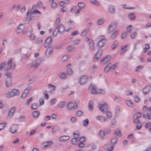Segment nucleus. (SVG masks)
Instances as JSON below:
<instances>
[{
  "instance_id": "obj_36",
  "label": "nucleus",
  "mask_w": 151,
  "mask_h": 151,
  "mask_svg": "<svg viewBox=\"0 0 151 151\" xmlns=\"http://www.w3.org/2000/svg\"><path fill=\"white\" fill-rule=\"evenodd\" d=\"M28 89L27 88L26 89L24 90V92L23 93L21 97L23 99L24 98L27 96V94H28Z\"/></svg>"
},
{
  "instance_id": "obj_30",
  "label": "nucleus",
  "mask_w": 151,
  "mask_h": 151,
  "mask_svg": "<svg viewBox=\"0 0 151 151\" xmlns=\"http://www.w3.org/2000/svg\"><path fill=\"white\" fill-rule=\"evenodd\" d=\"M5 83L6 87H9L11 83V80L10 78H7L5 81Z\"/></svg>"
},
{
  "instance_id": "obj_44",
  "label": "nucleus",
  "mask_w": 151,
  "mask_h": 151,
  "mask_svg": "<svg viewBox=\"0 0 151 151\" xmlns=\"http://www.w3.org/2000/svg\"><path fill=\"white\" fill-rule=\"evenodd\" d=\"M89 124V121L88 119H86L85 120H83V125L85 127L88 126Z\"/></svg>"
},
{
  "instance_id": "obj_56",
  "label": "nucleus",
  "mask_w": 151,
  "mask_h": 151,
  "mask_svg": "<svg viewBox=\"0 0 151 151\" xmlns=\"http://www.w3.org/2000/svg\"><path fill=\"white\" fill-rule=\"evenodd\" d=\"M128 33L126 32H123L121 35V38L122 39H123L125 38L126 36L128 34Z\"/></svg>"
},
{
  "instance_id": "obj_29",
  "label": "nucleus",
  "mask_w": 151,
  "mask_h": 151,
  "mask_svg": "<svg viewBox=\"0 0 151 151\" xmlns=\"http://www.w3.org/2000/svg\"><path fill=\"white\" fill-rule=\"evenodd\" d=\"M125 103L129 106L132 107L134 106V104L129 99H127L126 100Z\"/></svg>"
},
{
  "instance_id": "obj_42",
  "label": "nucleus",
  "mask_w": 151,
  "mask_h": 151,
  "mask_svg": "<svg viewBox=\"0 0 151 151\" xmlns=\"http://www.w3.org/2000/svg\"><path fill=\"white\" fill-rule=\"evenodd\" d=\"M38 107V104L37 103L32 104L31 105V109L33 110L37 109Z\"/></svg>"
},
{
  "instance_id": "obj_38",
  "label": "nucleus",
  "mask_w": 151,
  "mask_h": 151,
  "mask_svg": "<svg viewBox=\"0 0 151 151\" xmlns=\"http://www.w3.org/2000/svg\"><path fill=\"white\" fill-rule=\"evenodd\" d=\"M65 104V102L64 101L60 102L58 104L57 106L60 108H63Z\"/></svg>"
},
{
  "instance_id": "obj_31",
  "label": "nucleus",
  "mask_w": 151,
  "mask_h": 151,
  "mask_svg": "<svg viewBox=\"0 0 151 151\" xmlns=\"http://www.w3.org/2000/svg\"><path fill=\"white\" fill-rule=\"evenodd\" d=\"M143 117L145 119H151V113L148 114L147 113H144Z\"/></svg>"
},
{
  "instance_id": "obj_64",
  "label": "nucleus",
  "mask_w": 151,
  "mask_h": 151,
  "mask_svg": "<svg viewBox=\"0 0 151 151\" xmlns=\"http://www.w3.org/2000/svg\"><path fill=\"white\" fill-rule=\"evenodd\" d=\"M56 102V100L55 99H52L50 102V104L51 105H53L55 104V102Z\"/></svg>"
},
{
  "instance_id": "obj_13",
  "label": "nucleus",
  "mask_w": 151,
  "mask_h": 151,
  "mask_svg": "<svg viewBox=\"0 0 151 151\" xmlns=\"http://www.w3.org/2000/svg\"><path fill=\"white\" fill-rule=\"evenodd\" d=\"M52 42V39L51 37H47L45 40V43L44 44V47L45 48L47 47L50 45Z\"/></svg>"
},
{
  "instance_id": "obj_50",
  "label": "nucleus",
  "mask_w": 151,
  "mask_h": 151,
  "mask_svg": "<svg viewBox=\"0 0 151 151\" xmlns=\"http://www.w3.org/2000/svg\"><path fill=\"white\" fill-rule=\"evenodd\" d=\"M91 3L93 5L98 6L99 4V2L96 0H91Z\"/></svg>"
},
{
  "instance_id": "obj_21",
  "label": "nucleus",
  "mask_w": 151,
  "mask_h": 151,
  "mask_svg": "<svg viewBox=\"0 0 151 151\" xmlns=\"http://www.w3.org/2000/svg\"><path fill=\"white\" fill-rule=\"evenodd\" d=\"M97 120L102 122H104L106 121V118L104 116H98L96 117Z\"/></svg>"
},
{
  "instance_id": "obj_51",
  "label": "nucleus",
  "mask_w": 151,
  "mask_h": 151,
  "mask_svg": "<svg viewBox=\"0 0 151 151\" xmlns=\"http://www.w3.org/2000/svg\"><path fill=\"white\" fill-rule=\"evenodd\" d=\"M69 58V55H68L64 56L61 59V61L62 62L65 61Z\"/></svg>"
},
{
  "instance_id": "obj_45",
  "label": "nucleus",
  "mask_w": 151,
  "mask_h": 151,
  "mask_svg": "<svg viewBox=\"0 0 151 151\" xmlns=\"http://www.w3.org/2000/svg\"><path fill=\"white\" fill-rule=\"evenodd\" d=\"M78 5L79 8L81 9L84 7L85 4L83 3L80 2L78 3Z\"/></svg>"
},
{
  "instance_id": "obj_3",
  "label": "nucleus",
  "mask_w": 151,
  "mask_h": 151,
  "mask_svg": "<svg viewBox=\"0 0 151 151\" xmlns=\"http://www.w3.org/2000/svg\"><path fill=\"white\" fill-rule=\"evenodd\" d=\"M19 91L18 90L13 89L6 95V98H9L18 95L19 94Z\"/></svg>"
},
{
  "instance_id": "obj_47",
  "label": "nucleus",
  "mask_w": 151,
  "mask_h": 151,
  "mask_svg": "<svg viewBox=\"0 0 151 151\" xmlns=\"http://www.w3.org/2000/svg\"><path fill=\"white\" fill-rule=\"evenodd\" d=\"M142 127V125L140 122L136 124V128L137 129H140Z\"/></svg>"
},
{
  "instance_id": "obj_41",
  "label": "nucleus",
  "mask_w": 151,
  "mask_h": 151,
  "mask_svg": "<svg viewBox=\"0 0 151 151\" xmlns=\"http://www.w3.org/2000/svg\"><path fill=\"white\" fill-rule=\"evenodd\" d=\"M26 21L28 23L29 22L31 19H32V17L31 14H27V16L26 17Z\"/></svg>"
},
{
  "instance_id": "obj_20",
  "label": "nucleus",
  "mask_w": 151,
  "mask_h": 151,
  "mask_svg": "<svg viewBox=\"0 0 151 151\" xmlns=\"http://www.w3.org/2000/svg\"><path fill=\"white\" fill-rule=\"evenodd\" d=\"M115 113L114 114V116L115 117H118L119 115L120 112V107L118 106H116L115 109Z\"/></svg>"
},
{
  "instance_id": "obj_34",
  "label": "nucleus",
  "mask_w": 151,
  "mask_h": 151,
  "mask_svg": "<svg viewBox=\"0 0 151 151\" xmlns=\"http://www.w3.org/2000/svg\"><path fill=\"white\" fill-rule=\"evenodd\" d=\"M142 110L144 113H148L147 111H149L150 112H151V106L149 109H147V106H145L142 108Z\"/></svg>"
},
{
  "instance_id": "obj_5",
  "label": "nucleus",
  "mask_w": 151,
  "mask_h": 151,
  "mask_svg": "<svg viewBox=\"0 0 151 151\" xmlns=\"http://www.w3.org/2000/svg\"><path fill=\"white\" fill-rule=\"evenodd\" d=\"M41 63V59H37L33 61L30 64V67L34 69L37 68Z\"/></svg>"
},
{
  "instance_id": "obj_32",
  "label": "nucleus",
  "mask_w": 151,
  "mask_h": 151,
  "mask_svg": "<svg viewBox=\"0 0 151 151\" xmlns=\"http://www.w3.org/2000/svg\"><path fill=\"white\" fill-rule=\"evenodd\" d=\"M53 142L51 141H49L43 143L44 147H48L50 145L53 144Z\"/></svg>"
},
{
  "instance_id": "obj_53",
  "label": "nucleus",
  "mask_w": 151,
  "mask_h": 151,
  "mask_svg": "<svg viewBox=\"0 0 151 151\" xmlns=\"http://www.w3.org/2000/svg\"><path fill=\"white\" fill-rule=\"evenodd\" d=\"M33 98V97H31L29 99H27V102L26 103V104L27 105H28L29 104L30 102L32 100Z\"/></svg>"
},
{
  "instance_id": "obj_28",
  "label": "nucleus",
  "mask_w": 151,
  "mask_h": 151,
  "mask_svg": "<svg viewBox=\"0 0 151 151\" xmlns=\"http://www.w3.org/2000/svg\"><path fill=\"white\" fill-rule=\"evenodd\" d=\"M71 65V64H68L67 65V73L68 75H71L73 73V71L72 69L69 68V67H70Z\"/></svg>"
},
{
  "instance_id": "obj_11",
  "label": "nucleus",
  "mask_w": 151,
  "mask_h": 151,
  "mask_svg": "<svg viewBox=\"0 0 151 151\" xmlns=\"http://www.w3.org/2000/svg\"><path fill=\"white\" fill-rule=\"evenodd\" d=\"M111 58V56L110 55H108L103 59L101 60V63L104 65L109 61Z\"/></svg>"
},
{
  "instance_id": "obj_48",
  "label": "nucleus",
  "mask_w": 151,
  "mask_h": 151,
  "mask_svg": "<svg viewBox=\"0 0 151 151\" xmlns=\"http://www.w3.org/2000/svg\"><path fill=\"white\" fill-rule=\"evenodd\" d=\"M108 11L111 13H113V6L112 5L109 6V7Z\"/></svg>"
},
{
  "instance_id": "obj_12",
  "label": "nucleus",
  "mask_w": 151,
  "mask_h": 151,
  "mask_svg": "<svg viewBox=\"0 0 151 151\" xmlns=\"http://www.w3.org/2000/svg\"><path fill=\"white\" fill-rule=\"evenodd\" d=\"M87 80V77L86 76H83L80 78L79 82L81 85H83L86 83Z\"/></svg>"
},
{
  "instance_id": "obj_61",
  "label": "nucleus",
  "mask_w": 151,
  "mask_h": 151,
  "mask_svg": "<svg viewBox=\"0 0 151 151\" xmlns=\"http://www.w3.org/2000/svg\"><path fill=\"white\" fill-rule=\"evenodd\" d=\"M68 86H66L65 87H63L61 91L62 92H65V91H66L67 90H68Z\"/></svg>"
},
{
  "instance_id": "obj_55",
  "label": "nucleus",
  "mask_w": 151,
  "mask_h": 151,
  "mask_svg": "<svg viewBox=\"0 0 151 151\" xmlns=\"http://www.w3.org/2000/svg\"><path fill=\"white\" fill-rule=\"evenodd\" d=\"M83 112L81 110H78L76 111V114L78 116H82L83 114Z\"/></svg>"
},
{
  "instance_id": "obj_25",
  "label": "nucleus",
  "mask_w": 151,
  "mask_h": 151,
  "mask_svg": "<svg viewBox=\"0 0 151 151\" xmlns=\"http://www.w3.org/2000/svg\"><path fill=\"white\" fill-rule=\"evenodd\" d=\"M24 28V25L23 24H21L18 27L17 32L18 33H20Z\"/></svg>"
},
{
  "instance_id": "obj_1",
  "label": "nucleus",
  "mask_w": 151,
  "mask_h": 151,
  "mask_svg": "<svg viewBox=\"0 0 151 151\" xmlns=\"http://www.w3.org/2000/svg\"><path fill=\"white\" fill-rule=\"evenodd\" d=\"M98 107L100 110L103 113H105L108 119H110L112 117V115L111 112L107 111L108 106L106 104L104 103L103 104H99Z\"/></svg>"
},
{
  "instance_id": "obj_46",
  "label": "nucleus",
  "mask_w": 151,
  "mask_h": 151,
  "mask_svg": "<svg viewBox=\"0 0 151 151\" xmlns=\"http://www.w3.org/2000/svg\"><path fill=\"white\" fill-rule=\"evenodd\" d=\"M48 88H50L51 90L54 91L55 90V86L52 85L51 84H48L47 85Z\"/></svg>"
},
{
  "instance_id": "obj_60",
  "label": "nucleus",
  "mask_w": 151,
  "mask_h": 151,
  "mask_svg": "<svg viewBox=\"0 0 151 151\" xmlns=\"http://www.w3.org/2000/svg\"><path fill=\"white\" fill-rule=\"evenodd\" d=\"M57 4L55 2H52L51 3V8L53 9L57 7Z\"/></svg>"
},
{
  "instance_id": "obj_24",
  "label": "nucleus",
  "mask_w": 151,
  "mask_h": 151,
  "mask_svg": "<svg viewBox=\"0 0 151 151\" xmlns=\"http://www.w3.org/2000/svg\"><path fill=\"white\" fill-rule=\"evenodd\" d=\"M89 46L90 49L92 50H95V47L93 42L92 40H90L89 41Z\"/></svg>"
},
{
  "instance_id": "obj_9",
  "label": "nucleus",
  "mask_w": 151,
  "mask_h": 151,
  "mask_svg": "<svg viewBox=\"0 0 151 151\" xmlns=\"http://www.w3.org/2000/svg\"><path fill=\"white\" fill-rule=\"evenodd\" d=\"M53 48L51 46L48 47L45 52V55L47 58H49L51 55L53 51Z\"/></svg>"
},
{
  "instance_id": "obj_26",
  "label": "nucleus",
  "mask_w": 151,
  "mask_h": 151,
  "mask_svg": "<svg viewBox=\"0 0 151 151\" xmlns=\"http://www.w3.org/2000/svg\"><path fill=\"white\" fill-rule=\"evenodd\" d=\"M69 137L68 136L63 135L59 139V141L60 142H64L69 139Z\"/></svg>"
},
{
  "instance_id": "obj_16",
  "label": "nucleus",
  "mask_w": 151,
  "mask_h": 151,
  "mask_svg": "<svg viewBox=\"0 0 151 151\" xmlns=\"http://www.w3.org/2000/svg\"><path fill=\"white\" fill-rule=\"evenodd\" d=\"M127 139L130 142L132 143H134L136 142L135 139L133 137V134H129L127 137Z\"/></svg>"
},
{
  "instance_id": "obj_19",
  "label": "nucleus",
  "mask_w": 151,
  "mask_h": 151,
  "mask_svg": "<svg viewBox=\"0 0 151 151\" xmlns=\"http://www.w3.org/2000/svg\"><path fill=\"white\" fill-rule=\"evenodd\" d=\"M15 109L16 108L15 107H12L11 108L8 114V118L10 119L11 117L14 112Z\"/></svg>"
},
{
  "instance_id": "obj_17",
  "label": "nucleus",
  "mask_w": 151,
  "mask_h": 151,
  "mask_svg": "<svg viewBox=\"0 0 151 151\" xmlns=\"http://www.w3.org/2000/svg\"><path fill=\"white\" fill-rule=\"evenodd\" d=\"M128 46V45H126L124 46H122L119 50V53L121 55L124 54L127 50Z\"/></svg>"
},
{
  "instance_id": "obj_62",
  "label": "nucleus",
  "mask_w": 151,
  "mask_h": 151,
  "mask_svg": "<svg viewBox=\"0 0 151 151\" xmlns=\"http://www.w3.org/2000/svg\"><path fill=\"white\" fill-rule=\"evenodd\" d=\"M77 141V139L74 138L71 140V143L73 145H76Z\"/></svg>"
},
{
  "instance_id": "obj_59",
  "label": "nucleus",
  "mask_w": 151,
  "mask_h": 151,
  "mask_svg": "<svg viewBox=\"0 0 151 151\" xmlns=\"http://www.w3.org/2000/svg\"><path fill=\"white\" fill-rule=\"evenodd\" d=\"M137 34V33L136 32H132L131 34L130 35V38L131 39H133L135 37L136 35Z\"/></svg>"
},
{
  "instance_id": "obj_63",
  "label": "nucleus",
  "mask_w": 151,
  "mask_h": 151,
  "mask_svg": "<svg viewBox=\"0 0 151 151\" xmlns=\"http://www.w3.org/2000/svg\"><path fill=\"white\" fill-rule=\"evenodd\" d=\"M37 6L39 8H42V3L40 1H38L37 3Z\"/></svg>"
},
{
  "instance_id": "obj_40",
  "label": "nucleus",
  "mask_w": 151,
  "mask_h": 151,
  "mask_svg": "<svg viewBox=\"0 0 151 151\" xmlns=\"http://www.w3.org/2000/svg\"><path fill=\"white\" fill-rule=\"evenodd\" d=\"M93 102L92 101H91L90 102L88 103V107L89 109L91 110L92 111V109H93Z\"/></svg>"
},
{
  "instance_id": "obj_35",
  "label": "nucleus",
  "mask_w": 151,
  "mask_h": 151,
  "mask_svg": "<svg viewBox=\"0 0 151 151\" xmlns=\"http://www.w3.org/2000/svg\"><path fill=\"white\" fill-rule=\"evenodd\" d=\"M40 114V113L38 111H34L32 113V116L34 118H37Z\"/></svg>"
},
{
  "instance_id": "obj_23",
  "label": "nucleus",
  "mask_w": 151,
  "mask_h": 151,
  "mask_svg": "<svg viewBox=\"0 0 151 151\" xmlns=\"http://www.w3.org/2000/svg\"><path fill=\"white\" fill-rule=\"evenodd\" d=\"M149 91L150 88L148 86H145L142 90V93L144 95L147 94Z\"/></svg>"
},
{
  "instance_id": "obj_27",
  "label": "nucleus",
  "mask_w": 151,
  "mask_h": 151,
  "mask_svg": "<svg viewBox=\"0 0 151 151\" xmlns=\"http://www.w3.org/2000/svg\"><path fill=\"white\" fill-rule=\"evenodd\" d=\"M110 145L109 144H105L103 147V149H107L108 151H110L113 149V145H111V147L109 148Z\"/></svg>"
},
{
  "instance_id": "obj_14",
  "label": "nucleus",
  "mask_w": 151,
  "mask_h": 151,
  "mask_svg": "<svg viewBox=\"0 0 151 151\" xmlns=\"http://www.w3.org/2000/svg\"><path fill=\"white\" fill-rule=\"evenodd\" d=\"M113 70V65H111L110 63L108 64L105 67L104 70L106 73L108 72L111 70Z\"/></svg>"
},
{
  "instance_id": "obj_43",
  "label": "nucleus",
  "mask_w": 151,
  "mask_h": 151,
  "mask_svg": "<svg viewBox=\"0 0 151 151\" xmlns=\"http://www.w3.org/2000/svg\"><path fill=\"white\" fill-rule=\"evenodd\" d=\"M104 22V20L103 19H101L98 20L97 24L98 25H101L103 24Z\"/></svg>"
},
{
  "instance_id": "obj_6",
  "label": "nucleus",
  "mask_w": 151,
  "mask_h": 151,
  "mask_svg": "<svg viewBox=\"0 0 151 151\" xmlns=\"http://www.w3.org/2000/svg\"><path fill=\"white\" fill-rule=\"evenodd\" d=\"M7 65L8 67L6 68L5 70L7 71L10 69H13L15 68V63L14 62H13L12 59H10L7 63Z\"/></svg>"
},
{
  "instance_id": "obj_18",
  "label": "nucleus",
  "mask_w": 151,
  "mask_h": 151,
  "mask_svg": "<svg viewBox=\"0 0 151 151\" xmlns=\"http://www.w3.org/2000/svg\"><path fill=\"white\" fill-rule=\"evenodd\" d=\"M18 127L17 125L13 124L12 126L9 131L11 133H14L17 131Z\"/></svg>"
},
{
  "instance_id": "obj_54",
  "label": "nucleus",
  "mask_w": 151,
  "mask_h": 151,
  "mask_svg": "<svg viewBox=\"0 0 151 151\" xmlns=\"http://www.w3.org/2000/svg\"><path fill=\"white\" fill-rule=\"evenodd\" d=\"M5 75L8 78H10L12 76V73L10 72H7L5 74Z\"/></svg>"
},
{
  "instance_id": "obj_58",
  "label": "nucleus",
  "mask_w": 151,
  "mask_h": 151,
  "mask_svg": "<svg viewBox=\"0 0 151 151\" xmlns=\"http://www.w3.org/2000/svg\"><path fill=\"white\" fill-rule=\"evenodd\" d=\"M99 134L101 138H103L105 135L104 131H103L102 130L100 131L99 132Z\"/></svg>"
},
{
  "instance_id": "obj_49",
  "label": "nucleus",
  "mask_w": 151,
  "mask_h": 151,
  "mask_svg": "<svg viewBox=\"0 0 151 151\" xmlns=\"http://www.w3.org/2000/svg\"><path fill=\"white\" fill-rule=\"evenodd\" d=\"M59 76L62 79L65 78L66 77V75L65 73H62L59 74Z\"/></svg>"
},
{
  "instance_id": "obj_33",
  "label": "nucleus",
  "mask_w": 151,
  "mask_h": 151,
  "mask_svg": "<svg viewBox=\"0 0 151 151\" xmlns=\"http://www.w3.org/2000/svg\"><path fill=\"white\" fill-rule=\"evenodd\" d=\"M74 49L73 46H68L66 48V50L68 52H70L72 51Z\"/></svg>"
},
{
  "instance_id": "obj_10",
  "label": "nucleus",
  "mask_w": 151,
  "mask_h": 151,
  "mask_svg": "<svg viewBox=\"0 0 151 151\" xmlns=\"http://www.w3.org/2000/svg\"><path fill=\"white\" fill-rule=\"evenodd\" d=\"M78 108V106L76 105V106H74V103L71 102H69L67 103L66 106L67 109L68 110H70L73 108L77 109Z\"/></svg>"
},
{
  "instance_id": "obj_57",
  "label": "nucleus",
  "mask_w": 151,
  "mask_h": 151,
  "mask_svg": "<svg viewBox=\"0 0 151 151\" xmlns=\"http://www.w3.org/2000/svg\"><path fill=\"white\" fill-rule=\"evenodd\" d=\"M133 122L134 123L136 124L140 122L139 121L138 118L136 117L135 116H134V117Z\"/></svg>"
},
{
  "instance_id": "obj_37",
  "label": "nucleus",
  "mask_w": 151,
  "mask_h": 151,
  "mask_svg": "<svg viewBox=\"0 0 151 151\" xmlns=\"http://www.w3.org/2000/svg\"><path fill=\"white\" fill-rule=\"evenodd\" d=\"M133 27L131 25H129L128 26L127 28V31L126 32L128 34L133 29Z\"/></svg>"
},
{
  "instance_id": "obj_39",
  "label": "nucleus",
  "mask_w": 151,
  "mask_h": 151,
  "mask_svg": "<svg viewBox=\"0 0 151 151\" xmlns=\"http://www.w3.org/2000/svg\"><path fill=\"white\" fill-rule=\"evenodd\" d=\"M128 16L129 18H130V20L131 21L134 20L135 19V16L134 15V14L133 13H130Z\"/></svg>"
},
{
  "instance_id": "obj_22",
  "label": "nucleus",
  "mask_w": 151,
  "mask_h": 151,
  "mask_svg": "<svg viewBox=\"0 0 151 151\" xmlns=\"http://www.w3.org/2000/svg\"><path fill=\"white\" fill-rule=\"evenodd\" d=\"M113 23L112 22L110 23L107 29L108 33L110 34L113 31Z\"/></svg>"
},
{
  "instance_id": "obj_2",
  "label": "nucleus",
  "mask_w": 151,
  "mask_h": 151,
  "mask_svg": "<svg viewBox=\"0 0 151 151\" xmlns=\"http://www.w3.org/2000/svg\"><path fill=\"white\" fill-rule=\"evenodd\" d=\"M88 90L91 93L93 94H103L105 93V91L104 89H99L97 90L96 87L94 85H91L88 88Z\"/></svg>"
},
{
  "instance_id": "obj_7",
  "label": "nucleus",
  "mask_w": 151,
  "mask_h": 151,
  "mask_svg": "<svg viewBox=\"0 0 151 151\" xmlns=\"http://www.w3.org/2000/svg\"><path fill=\"white\" fill-rule=\"evenodd\" d=\"M56 30H57L58 33L60 34H62L65 31L68 32L69 30H65L64 26L62 24H60L56 28Z\"/></svg>"
},
{
  "instance_id": "obj_15",
  "label": "nucleus",
  "mask_w": 151,
  "mask_h": 151,
  "mask_svg": "<svg viewBox=\"0 0 151 151\" xmlns=\"http://www.w3.org/2000/svg\"><path fill=\"white\" fill-rule=\"evenodd\" d=\"M102 53V50H99L96 53L95 55L94 58V60H97L101 57Z\"/></svg>"
},
{
  "instance_id": "obj_4",
  "label": "nucleus",
  "mask_w": 151,
  "mask_h": 151,
  "mask_svg": "<svg viewBox=\"0 0 151 151\" xmlns=\"http://www.w3.org/2000/svg\"><path fill=\"white\" fill-rule=\"evenodd\" d=\"M106 40L104 36H101L99 38V40L97 43L98 46L99 48H101L106 44Z\"/></svg>"
},
{
  "instance_id": "obj_8",
  "label": "nucleus",
  "mask_w": 151,
  "mask_h": 151,
  "mask_svg": "<svg viewBox=\"0 0 151 151\" xmlns=\"http://www.w3.org/2000/svg\"><path fill=\"white\" fill-rule=\"evenodd\" d=\"M114 135H115L117 136L115 141H114V143H116L117 142V139L118 137H120L122 136V133L121 132V129H116L114 132Z\"/></svg>"
},
{
  "instance_id": "obj_52",
  "label": "nucleus",
  "mask_w": 151,
  "mask_h": 151,
  "mask_svg": "<svg viewBox=\"0 0 151 151\" xmlns=\"http://www.w3.org/2000/svg\"><path fill=\"white\" fill-rule=\"evenodd\" d=\"M145 46V47L143 49V52L145 53L147 51V50H148L150 48L149 45L147 44H146Z\"/></svg>"
}]
</instances>
